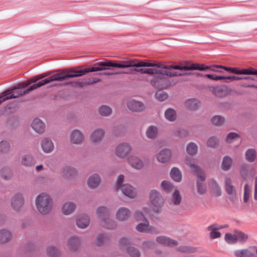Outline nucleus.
Listing matches in <instances>:
<instances>
[{
	"mask_svg": "<svg viewBox=\"0 0 257 257\" xmlns=\"http://www.w3.org/2000/svg\"><path fill=\"white\" fill-rule=\"evenodd\" d=\"M126 251L131 257H140L141 256L140 250L135 247L131 246L127 247Z\"/></svg>",
	"mask_w": 257,
	"mask_h": 257,
	"instance_id": "obj_51",
	"label": "nucleus"
},
{
	"mask_svg": "<svg viewBox=\"0 0 257 257\" xmlns=\"http://www.w3.org/2000/svg\"><path fill=\"white\" fill-rule=\"evenodd\" d=\"M134 70L141 72L142 74H154L158 73V70L157 69L152 68H135Z\"/></svg>",
	"mask_w": 257,
	"mask_h": 257,
	"instance_id": "obj_56",
	"label": "nucleus"
},
{
	"mask_svg": "<svg viewBox=\"0 0 257 257\" xmlns=\"http://www.w3.org/2000/svg\"><path fill=\"white\" fill-rule=\"evenodd\" d=\"M232 164V159L231 157L226 156L224 157L222 163V169L224 171L228 170Z\"/></svg>",
	"mask_w": 257,
	"mask_h": 257,
	"instance_id": "obj_45",
	"label": "nucleus"
},
{
	"mask_svg": "<svg viewBox=\"0 0 257 257\" xmlns=\"http://www.w3.org/2000/svg\"><path fill=\"white\" fill-rule=\"evenodd\" d=\"M96 214L100 221L102 218L110 216L111 210L106 207L101 206L97 208Z\"/></svg>",
	"mask_w": 257,
	"mask_h": 257,
	"instance_id": "obj_32",
	"label": "nucleus"
},
{
	"mask_svg": "<svg viewBox=\"0 0 257 257\" xmlns=\"http://www.w3.org/2000/svg\"><path fill=\"white\" fill-rule=\"evenodd\" d=\"M100 183V177L99 175L94 174L91 175L87 180V185L89 188L95 189L97 188Z\"/></svg>",
	"mask_w": 257,
	"mask_h": 257,
	"instance_id": "obj_30",
	"label": "nucleus"
},
{
	"mask_svg": "<svg viewBox=\"0 0 257 257\" xmlns=\"http://www.w3.org/2000/svg\"><path fill=\"white\" fill-rule=\"evenodd\" d=\"M12 237L11 233L7 229L0 230V243L4 244L9 242Z\"/></svg>",
	"mask_w": 257,
	"mask_h": 257,
	"instance_id": "obj_36",
	"label": "nucleus"
},
{
	"mask_svg": "<svg viewBox=\"0 0 257 257\" xmlns=\"http://www.w3.org/2000/svg\"><path fill=\"white\" fill-rule=\"evenodd\" d=\"M170 175L171 178L176 182H180L182 179V173L180 170L176 167L172 169Z\"/></svg>",
	"mask_w": 257,
	"mask_h": 257,
	"instance_id": "obj_43",
	"label": "nucleus"
},
{
	"mask_svg": "<svg viewBox=\"0 0 257 257\" xmlns=\"http://www.w3.org/2000/svg\"><path fill=\"white\" fill-rule=\"evenodd\" d=\"M156 98L159 100H160V101H164L165 100H166L168 98V94L164 91H158L156 93Z\"/></svg>",
	"mask_w": 257,
	"mask_h": 257,
	"instance_id": "obj_62",
	"label": "nucleus"
},
{
	"mask_svg": "<svg viewBox=\"0 0 257 257\" xmlns=\"http://www.w3.org/2000/svg\"><path fill=\"white\" fill-rule=\"evenodd\" d=\"M234 233H235L237 241L245 242L247 240L248 238V235L247 234L239 230H235Z\"/></svg>",
	"mask_w": 257,
	"mask_h": 257,
	"instance_id": "obj_58",
	"label": "nucleus"
},
{
	"mask_svg": "<svg viewBox=\"0 0 257 257\" xmlns=\"http://www.w3.org/2000/svg\"><path fill=\"white\" fill-rule=\"evenodd\" d=\"M99 222L102 227L108 229H114L117 226L116 222L111 218L110 216L101 219Z\"/></svg>",
	"mask_w": 257,
	"mask_h": 257,
	"instance_id": "obj_23",
	"label": "nucleus"
},
{
	"mask_svg": "<svg viewBox=\"0 0 257 257\" xmlns=\"http://www.w3.org/2000/svg\"><path fill=\"white\" fill-rule=\"evenodd\" d=\"M127 108L134 112H141L145 110V104L135 99H131L127 102Z\"/></svg>",
	"mask_w": 257,
	"mask_h": 257,
	"instance_id": "obj_14",
	"label": "nucleus"
},
{
	"mask_svg": "<svg viewBox=\"0 0 257 257\" xmlns=\"http://www.w3.org/2000/svg\"><path fill=\"white\" fill-rule=\"evenodd\" d=\"M251 189L248 184H246L244 187L243 202L246 203L249 199Z\"/></svg>",
	"mask_w": 257,
	"mask_h": 257,
	"instance_id": "obj_57",
	"label": "nucleus"
},
{
	"mask_svg": "<svg viewBox=\"0 0 257 257\" xmlns=\"http://www.w3.org/2000/svg\"><path fill=\"white\" fill-rule=\"evenodd\" d=\"M207 230L210 232L209 237L211 239L219 238L221 235V233L218 231L219 229L217 223H214L208 226Z\"/></svg>",
	"mask_w": 257,
	"mask_h": 257,
	"instance_id": "obj_31",
	"label": "nucleus"
},
{
	"mask_svg": "<svg viewBox=\"0 0 257 257\" xmlns=\"http://www.w3.org/2000/svg\"><path fill=\"white\" fill-rule=\"evenodd\" d=\"M136 59H127L120 61V63H115V67L125 68L131 67H135Z\"/></svg>",
	"mask_w": 257,
	"mask_h": 257,
	"instance_id": "obj_34",
	"label": "nucleus"
},
{
	"mask_svg": "<svg viewBox=\"0 0 257 257\" xmlns=\"http://www.w3.org/2000/svg\"><path fill=\"white\" fill-rule=\"evenodd\" d=\"M172 153L170 149H165L161 151L157 155V160L161 163L168 162L171 159Z\"/></svg>",
	"mask_w": 257,
	"mask_h": 257,
	"instance_id": "obj_20",
	"label": "nucleus"
},
{
	"mask_svg": "<svg viewBox=\"0 0 257 257\" xmlns=\"http://www.w3.org/2000/svg\"><path fill=\"white\" fill-rule=\"evenodd\" d=\"M134 218L137 221L147 220L144 214L140 211H136L135 212Z\"/></svg>",
	"mask_w": 257,
	"mask_h": 257,
	"instance_id": "obj_64",
	"label": "nucleus"
},
{
	"mask_svg": "<svg viewBox=\"0 0 257 257\" xmlns=\"http://www.w3.org/2000/svg\"><path fill=\"white\" fill-rule=\"evenodd\" d=\"M239 140V135L235 133H229L226 138V142L228 143H232L234 141Z\"/></svg>",
	"mask_w": 257,
	"mask_h": 257,
	"instance_id": "obj_61",
	"label": "nucleus"
},
{
	"mask_svg": "<svg viewBox=\"0 0 257 257\" xmlns=\"http://www.w3.org/2000/svg\"><path fill=\"white\" fill-rule=\"evenodd\" d=\"M185 163L191 169L192 172L197 175V188L199 194L202 195L205 193L207 189L204 182L206 179L205 172L195 163L194 160L186 158Z\"/></svg>",
	"mask_w": 257,
	"mask_h": 257,
	"instance_id": "obj_3",
	"label": "nucleus"
},
{
	"mask_svg": "<svg viewBox=\"0 0 257 257\" xmlns=\"http://www.w3.org/2000/svg\"><path fill=\"white\" fill-rule=\"evenodd\" d=\"M1 177L5 180H10L13 177L12 170L8 167H5L1 170Z\"/></svg>",
	"mask_w": 257,
	"mask_h": 257,
	"instance_id": "obj_42",
	"label": "nucleus"
},
{
	"mask_svg": "<svg viewBox=\"0 0 257 257\" xmlns=\"http://www.w3.org/2000/svg\"><path fill=\"white\" fill-rule=\"evenodd\" d=\"M254 246H252L248 248L235 250L233 253L236 257H254Z\"/></svg>",
	"mask_w": 257,
	"mask_h": 257,
	"instance_id": "obj_19",
	"label": "nucleus"
},
{
	"mask_svg": "<svg viewBox=\"0 0 257 257\" xmlns=\"http://www.w3.org/2000/svg\"><path fill=\"white\" fill-rule=\"evenodd\" d=\"M161 187L163 190L166 192L169 193L174 189L173 185L170 182L167 181H163L161 184Z\"/></svg>",
	"mask_w": 257,
	"mask_h": 257,
	"instance_id": "obj_53",
	"label": "nucleus"
},
{
	"mask_svg": "<svg viewBox=\"0 0 257 257\" xmlns=\"http://www.w3.org/2000/svg\"><path fill=\"white\" fill-rule=\"evenodd\" d=\"M136 229L138 231L141 232H147L155 234L158 233L157 229L155 227L150 225L148 220H146V222L145 223H139L138 225L136 226Z\"/></svg>",
	"mask_w": 257,
	"mask_h": 257,
	"instance_id": "obj_15",
	"label": "nucleus"
},
{
	"mask_svg": "<svg viewBox=\"0 0 257 257\" xmlns=\"http://www.w3.org/2000/svg\"><path fill=\"white\" fill-rule=\"evenodd\" d=\"M110 67H115V62L111 60L100 61L93 64L91 67L79 69L78 68H71L57 70L60 81H64L70 78L79 77L86 73L109 69Z\"/></svg>",
	"mask_w": 257,
	"mask_h": 257,
	"instance_id": "obj_1",
	"label": "nucleus"
},
{
	"mask_svg": "<svg viewBox=\"0 0 257 257\" xmlns=\"http://www.w3.org/2000/svg\"><path fill=\"white\" fill-rule=\"evenodd\" d=\"M150 201L151 204L155 207L153 210L159 214L162 211V207L164 200L161 193L156 190H152L150 193Z\"/></svg>",
	"mask_w": 257,
	"mask_h": 257,
	"instance_id": "obj_5",
	"label": "nucleus"
},
{
	"mask_svg": "<svg viewBox=\"0 0 257 257\" xmlns=\"http://www.w3.org/2000/svg\"><path fill=\"white\" fill-rule=\"evenodd\" d=\"M76 170L71 167H67L63 169V175L66 178H69L76 174Z\"/></svg>",
	"mask_w": 257,
	"mask_h": 257,
	"instance_id": "obj_49",
	"label": "nucleus"
},
{
	"mask_svg": "<svg viewBox=\"0 0 257 257\" xmlns=\"http://www.w3.org/2000/svg\"><path fill=\"white\" fill-rule=\"evenodd\" d=\"M157 74H159L162 76L167 75L169 77L182 75V74L179 72L173 71H172V70H169V69L158 70Z\"/></svg>",
	"mask_w": 257,
	"mask_h": 257,
	"instance_id": "obj_48",
	"label": "nucleus"
},
{
	"mask_svg": "<svg viewBox=\"0 0 257 257\" xmlns=\"http://www.w3.org/2000/svg\"><path fill=\"white\" fill-rule=\"evenodd\" d=\"M224 239L229 244H235L237 242L235 234L227 233L225 235Z\"/></svg>",
	"mask_w": 257,
	"mask_h": 257,
	"instance_id": "obj_54",
	"label": "nucleus"
},
{
	"mask_svg": "<svg viewBox=\"0 0 257 257\" xmlns=\"http://www.w3.org/2000/svg\"><path fill=\"white\" fill-rule=\"evenodd\" d=\"M158 128L154 125L150 126L146 131L147 137L151 139H155L158 134Z\"/></svg>",
	"mask_w": 257,
	"mask_h": 257,
	"instance_id": "obj_44",
	"label": "nucleus"
},
{
	"mask_svg": "<svg viewBox=\"0 0 257 257\" xmlns=\"http://www.w3.org/2000/svg\"><path fill=\"white\" fill-rule=\"evenodd\" d=\"M125 132V129L122 125H118L114 127L112 131V134L115 136H119Z\"/></svg>",
	"mask_w": 257,
	"mask_h": 257,
	"instance_id": "obj_59",
	"label": "nucleus"
},
{
	"mask_svg": "<svg viewBox=\"0 0 257 257\" xmlns=\"http://www.w3.org/2000/svg\"><path fill=\"white\" fill-rule=\"evenodd\" d=\"M160 68H162L165 69H177L180 70H198L200 71H204L207 70L209 67L207 66H205L203 64H199L197 63L191 64L190 65H186L184 66L179 65H166L162 64V65L159 66Z\"/></svg>",
	"mask_w": 257,
	"mask_h": 257,
	"instance_id": "obj_6",
	"label": "nucleus"
},
{
	"mask_svg": "<svg viewBox=\"0 0 257 257\" xmlns=\"http://www.w3.org/2000/svg\"><path fill=\"white\" fill-rule=\"evenodd\" d=\"M240 74L257 75V70H254L252 68L242 69L240 70Z\"/></svg>",
	"mask_w": 257,
	"mask_h": 257,
	"instance_id": "obj_63",
	"label": "nucleus"
},
{
	"mask_svg": "<svg viewBox=\"0 0 257 257\" xmlns=\"http://www.w3.org/2000/svg\"><path fill=\"white\" fill-rule=\"evenodd\" d=\"M211 122L215 125H220L223 124L225 119L224 118L220 115H215L211 118Z\"/></svg>",
	"mask_w": 257,
	"mask_h": 257,
	"instance_id": "obj_55",
	"label": "nucleus"
},
{
	"mask_svg": "<svg viewBox=\"0 0 257 257\" xmlns=\"http://www.w3.org/2000/svg\"><path fill=\"white\" fill-rule=\"evenodd\" d=\"M245 156L247 161L253 162L256 158V152L254 149H249L246 151Z\"/></svg>",
	"mask_w": 257,
	"mask_h": 257,
	"instance_id": "obj_41",
	"label": "nucleus"
},
{
	"mask_svg": "<svg viewBox=\"0 0 257 257\" xmlns=\"http://www.w3.org/2000/svg\"><path fill=\"white\" fill-rule=\"evenodd\" d=\"M35 205L40 214L47 215L52 210L53 200L48 194L41 193L35 199Z\"/></svg>",
	"mask_w": 257,
	"mask_h": 257,
	"instance_id": "obj_4",
	"label": "nucleus"
},
{
	"mask_svg": "<svg viewBox=\"0 0 257 257\" xmlns=\"http://www.w3.org/2000/svg\"><path fill=\"white\" fill-rule=\"evenodd\" d=\"M120 190L125 196L130 198H134L137 195L136 189L128 184L123 185L121 186Z\"/></svg>",
	"mask_w": 257,
	"mask_h": 257,
	"instance_id": "obj_22",
	"label": "nucleus"
},
{
	"mask_svg": "<svg viewBox=\"0 0 257 257\" xmlns=\"http://www.w3.org/2000/svg\"><path fill=\"white\" fill-rule=\"evenodd\" d=\"M131 216V210L128 208L124 207L119 208L115 214V218L119 222H124L127 220Z\"/></svg>",
	"mask_w": 257,
	"mask_h": 257,
	"instance_id": "obj_10",
	"label": "nucleus"
},
{
	"mask_svg": "<svg viewBox=\"0 0 257 257\" xmlns=\"http://www.w3.org/2000/svg\"><path fill=\"white\" fill-rule=\"evenodd\" d=\"M81 244L80 239L75 236L69 237L66 241L67 248L69 251L72 253L75 252L80 249Z\"/></svg>",
	"mask_w": 257,
	"mask_h": 257,
	"instance_id": "obj_9",
	"label": "nucleus"
},
{
	"mask_svg": "<svg viewBox=\"0 0 257 257\" xmlns=\"http://www.w3.org/2000/svg\"><path fill=\"white\" fill-rule=\"evenodd\" d=\"M131 243L130 240L126 237H122L119 240L118 246L121 249L126 248Z\"/></svg>",
	"mask_w": 257,
	"mask_h": 257,
	"instance_id": "obj_60",
	"label": "nucleus"
},
{
	"mask_svg": "<svg viewBox=\"0 0 257 257\" xmlns=\"http://www.w3.org/2000/svg\"><path fill=\"white\" fill-rule=\"evenodd\" d=\"M127 162L133 168L140 170L144 167V162L142 160L136 155H131L127 158Z\"/></svg>",
	"mask_w": 257,
	"mask_h": 257,
	"instance_id": "obj_16",
	"label": "nucleus"
},
{
	"mask_svg": "<svg viewBox=\"0 0 257 257\" xmlns=\"http://www.w3.org/2000/svg\"><path fill=\"white\" fill-rule=\"evenodd\" d=\"M111 235L108 233H99L97 235L95 239V244L97 246H102L109 243Z\"/></svg>",
	"mask_w": 257,
	"mask_h": 257,
	"instance_id": "obj_17",
	"label": "nucleus"
},
{
	"mask_svg": "<svg viewBox=\"0 0 257 257\" xmlns=\"http://www.w3.org/2000/svg\"><path fill=\"white\" fill-rule=\"evenodd\" d=\"M186 151L190 155L193 156L197 153L198 146L195 143L191 142L187 145Z\"/></svg>",
	"mask_w": 257,
	"mask_h": 257,
	"instance_id": "obj_46",
	"label": "nucleus"
},
{
	"mask_svg": "<svg viewBox=\"0 0 257 257\" xmlns=\"http://www.w3.org/2000/svg\"><path fill=\"white\" fill-rule=\"evenodd\" d=\"M212 92L216 96L223 97L227 95V92L226 88L220 87H212L210 88Z\"/></svg>",
	"mask_w": 257,
	"mask_h": 257,
	"instance_id": "obj_38",
	"label": "nucleus"
},
{
	"mask_svg": "<svg viewBox=\"0 0 257 257\" xmlns=\"http://www.w3.org/2000/svg\"><path fill=\"white\" fill-rule=\"evenodd\" d=\"M60 81V80L58 73L56 72V73L51 75L50 76L45 79L42 80L37 83L31 85L24 91L16 90L14 89L7 90L4 92L0 95V104L7 100L14 98H17L20 95H23L27 93H29L31 91L36 89L46 84L50 83L52 81Z\"/></svg>",
	"mask_w": 257,
	"mask_h": 257,
	"instance_id": "obj_2",
	"label": "nucleus"
},
{
	"mask_svg": "<svg viewBox=\"0 0 257 257\" xmlns=\"http://www.w3.org/2000/svg\"><path fill=\"white\" fill-rule=\"evenodd\" d=\"M69 139L70 142L75 145H80L84 141L83 134L78 130L72 131L69 135Z\"/></svg>",
	"mask_w": 257,
	"mask_h": 257,
	"instance_id": "obj_13",
	"label": "nucleus"
},
{
	"mask_svg": "<svg viewBox=\"0 0 257 257\" xmlns=\"http://www.w3.org/2000/svg\"><path fill=\"white\" fill-rule=\"evenodd\" d=\"M50 74L51 73L49 72H46V73H43L42 74L32 77L30 78L27 82H25L23 83L22 84H20V87L25 88V87L28 86L29 85H30V84H31L32 83H35L37 81H38V80H41L46 77L48 76L49 75H50Z\"/></svg>",
	"mask_w": 257,
	"mask_h": 257,
	"instance_id": "obj_27",
	"label": "nucleus"
},
{
	"mask_svg": "<svg viewBox=\"0 0 257 257\" xmlns=\"http://www.w3.org/2000/svg\"><path fill=\"white\" fill-rule=\"evenodd\" d=\"M105 135L104 131L102 128H96L90 134V141L93 145H96L100 143Z\"/></svg>",
	"mask_w": 257,
	"mask_h": 257,
	"instance_id": "obj_11",
	"label": "nucleus"
},
{
	"mask_svg": "<svg viewBox=\"0 0 257 257\" xmlns=\"http://www.w3.org/2000/svg\"><path fill=\"white\" fill-rule=\"evenodd\" d=\"M42 150L45 153H49L52 152L54 149L52 141L48 138H44L41 141Z\"/></svg>",
	"mask_w": 257,
	"mask_h": 257,
	"instance_id": "obj_29",
	"label": "nucleus"
},
{
	"mask_svg": "<svg viewBox=\"0 0 257 257\" xmlns=\"http://www.w3.org/2000/svg\"><path fill=\"white\" fill-rule=\"evenodd\" d=\"M182 201V196L179 191L175 189L172 195L171 198L169 199L168 202L170 205H179Z\"/></svg>",
	"mask_w": 257,
	"mask_h": 257,
	"instance_id": "obj_33",
	"label": "nucleus"
},
{
	"mask_svg": "<svg viewBox=\"0 0 257 257\" xmlns=\"http://www.w3.org/2000/svg\"><path fill=\"white\" fill-rule=\"evenodd\" d=\"M156 242L162 245L173 247L178 245V241L168 236L161 235L156 237Z\"/></svg>",
	"mask_w": 257,
	"mask_h": 257,
	"instance_id": "obj_18",
	"label": "nucleus"
},
{
	"mask_svg": "<svg viewBox=\"0 0 257 257\" xmlns=\"http://www.w3.org/2000/svg\"><path fill=\"white\" fill-rule=\"evenodd\" d=\"M98 111L101 116H107L111 113L112 109L107 105H101L98 108Z\"/></svg>",
	"mask_w": 257,
	"mask_h": 257,
	"instance_id": "obj_47",
	"label": "nucleus"
},
{
	"mask_svg": "<svg viewBox=\"0 0 257 257\" xmlns=\"http://www.w3.org/2000/svg\"><path fill=\"white\" fill-rule=\"evenodd\" d=\"M36 161L34 157L31 154H26L22 156L21 165L26 167H32L35 166Z\"/></svg>",
	"mask_w": 257,
	"mask_h": 257,
	"instance_id": "obj_25",
	"label": "nucleus"
},
{
	"mask_svg": "<svg viewBox=\"0 0 257 257\" xmlns=\"http://www.w3.org/2000/svg\"><path fill=\"white\" fill-rule=\"evenodd\" d=\"M224 184L225 189L228 195L232 194L235 191V188L232 185L231 179L228 177H226L224 180Z\"/></svg>",
	"mask_w": 257,
	"mask_h": 257,
	"instance_id": "obj_39",
	"label": "nucleus"
},
{
	"mask_svg": "<svg viewBox=\"0 0 257 257\" xmlns=\"http://www.w3.org/2000/svg\"><path fill=\"white\" fill-rule=\"evenodd\" d=\"M46 253L48 257H59L60 252L58 248L54 245H49L46 248Z\"/></svg>",
	"mask_w": 257,
	"mask_h": 257,
	"instance_id": "obj_37",
	"label": "nucleus"
},
{
	"mask_svg": "<svg viewBox=\"0 0 257 257\" xmlns=\"http://www.w3.org/2000/svg\"><path fill=\"white\" fill-rule=\"evenodd\" d=\"M205 76L210 79L214 80H219L222 79H225V82H229L233 80H243L244 77H240L239 76H216L212 74H206Z\"/></svg>",
	"mask_w": 257,
	"mask_h": 257,
	"instance_id": "obj_24",
	"label": "nucleus"
},
{
	"mask_svg": "<svg viewBox=\"0 0 257 257\" xmlns=\"http://www.w3.org/2000/svg\"><path fill=\"white\" fill-rule=\"evenodd\" d=\"M131 146L126 143L118 144L115 148L114 154L120 159L125 158L131 152Z\"/></svg>",
	"mask_w": 257,
	"mask_h": 257,
	"instance_id": "obj_8",
	"label": "nucleus"
},
{
	"mask_svg": "<svg viewBox=\"0 0 257 257\" xmlns=\"http://www.w3.org/2000/svg\"><path fill=\"white\" fill-rule=\"evenodd\" d=\"M165 118L170 121H174L177 118V113L175 109L172 108L167 109L165 112Z\"/></svg>",
	"mask_w": 257,
	"mask_h": 257,
	"instance_id": "obj_40",
	"label": "nucleus"
},
{
	"mask_svg": "<svg viewBox=\"0 0 257 257\" xmlns=\"http://www.w3.org/2000/svg\"><path fill=\"white\" fill-rule=\"evenodd\" d=\"M10 149V144L9 142L3 141L0 143V154L7 153L9 151Z\"/></svg>",
	"mask_w": 257,
	"mask_h": 257,
	"instance_id": "obj_52",
	"label": "nucleus"
},
{
	"mask_svg": "<svg viewBox=\"0 0 257 257\" xmlns=\"http://www.w3.org/2000/svg\"><path fill=\"white\" fill-rule=\"evenodd\" d=\"M185 105L187 109L195 110L199 107L200 102L196 99H189L185 101Z\"/></svg>",
	"mask_w": 257,
	"mask_h": 257,
	"instance_id": "obj_35",
	"label": "nucleus"
},
{
	"mask_svg": "<svg viewBox=\"0 0 257 257\" xmlns=\"http://www.w3.org/2000/svg\"><path fill=\"white\" fill-rule=\"evenodd\" d=\"M76 208V204L72 202H66L64 203L61 207L62 213L66 215L72 214Z\"/></svg>",
	"mask_w": 257,
	"mask_h": 257,
	"instance_id": "obj_28",
	"label": "nucleus"
},
{
	"mask_svg": "<svg viewBox=\"0 0 257 257\" xmlns=\"http://www.w3.org/2000/svg\"><path fill=\"white\" fill-rule=\"evenodd\" d=\"M240 174L241 178L246 180L249 176V167L247 165H243L240 168Z\"/></svg>",
	"mask_w": 257,
	"mask_h": 257,
	"instance_id": "obj_50",
	"label": "nucleus"
},
{
	"mask_svg": "<svg viewBox=\"0 0 257 257\" xmlns=\"http://www.w3.org/2000/svg\"><path fill=\"white\" fill-rule=\"evenodd\" d=\"M33 129L38 134H42L45 130V123L39 118H35L31 124Z\"/></svg>",
	"mask_w": 257,
	"mask_h": 257,
	"instance_id": "obj_26",
	"label": "nucleus"
},
{
	"mask_svg": "<svg viewBox=\"0 0 257 257\" xmlns=\"http://www.w3.org/2000/svg\"><path fill=\"white\" fill-rule=\"evenodd\" d=\"M76 223L79 228H85L89 225V217L86 214H80L76 218Z\"/></svg>",
	"mask_w": 257,
	"mask_h": 257,
	"instance_id": "obj_21",
	"label": "nucleus"
},
{
	"mask_svg": "<svg viewBox=\"0 0 257 257\" xmlns=\"http://www.w3.org/2000/svg\"><path fill=\"white\" fill-rule=\"evenodd\" d=\"M151 83L154 87L159 89H166L171 85V82L168 78L160 74L152 79Z\"/></svg>",
	"mask_w": 257,
	"mask_h": 257,
	"instance_id": "obj_7",
	"label": "nucleus"
},
{
	"mask_svg": "<svg viewBox=\"0 0 257 257\" xmlns=\"http://www.w3.org/2000/svg\"><path fill=\"white\" fill-rule=\"evenodd\" d=\"M24 204V198L21 194H16L11 198V206L16 211H20Z\"/></svg>",
	"mask_w": 257,
	"mask_h": 257,
	"instance_id": "obj_12",
	"label": "nucleus"
}]
</instances>
